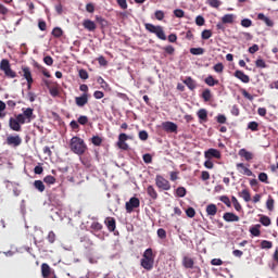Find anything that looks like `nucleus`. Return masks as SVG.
Here are the masks:
<instances>
[{"mask_svg": "<svg viewBox=\"0 0 278 278\" xmlns=\"http://www.w3.org/2000/svg\"><path fill=\"white\" fill-rule=\"evenodd\" d=\"M140 266L147 273H151V270H153V267L155 266V253H153V249L148 248L144 250L140 260Z\"/></svg>", "mask_w": 278, "mask_h": 278, "instance_id": "f257e3e1", "label": "nucleus"}, {"mask_svg": "<svg viewBox=\"0 0 278 278\" xmlns=\"http://www.w3.org/2000/svg\"><path fill=\"white\" fill-rule=\"evenodd\" d=\"M70 150L72 153H75V155H84L86 151H88V144H86L83 138L74 136L70 140Z\"/></svg>", "mask_w": 278, "mask_h": 278, "instance_id": "f03ea898", "label": "nucleus"}, {"mask_svg": "<svg viewBox=\"0 0 278 278\" xmlns=\"http://www.w3.org/2000/svg\"><path fill=\"white\" fill-rule=\"evenodd\" d=\"M0 71L4 72V75L8 77V79L16 78V72L13 71L12 65H10V61L8 59L1 60Z\"/></svg>", "mask_w": 278, "mask_h": 278, "instance_id": "7ed1b4c3", "label": "nucleus"}, {"mask_svg": "<svg viewBox=\"0 0 278 278\" xmlns=\"http://www.w3.org/2000/svg\"><path fill=\"white\" fill-rule=\"evenodd\" d=\"M144 28L147 31H150V34H155L160 40H166V33H164V28L162 26H155L147 23L144 24Z\"/></svg>", "mask_w": 278, "mask_h": 278, "instance_id": "20e7f679", "label": "nucleus"}, {"mask_svg": "<svg viewBox=\"0 0 278 278\" xmlns=\"http://www.w3.org/2000/svg\"><path fill=\"white\" fill-rule=\"evenodd\" d=\"M22 110L23 113L17 114L18 121L22 123V125H25V123H31V121H34V109L27 108Z\"/></svg>", "mask_w": 278, "mask_h": 278, "instance_id": "39448f33", "label": "nucleus"}, {"mask_svg": "<svg viewBox=\"0 0 278 278\" xmlns=\"http://www.w3.org/2000/svg\"><path fill=\"white\" fill-rule=\"evenodd\" d=\"M5 143L8 147H13V149H16L23 144V138H21V135H8Z\"/></svg>", "mask_w": 278, "mask_h": 278, "instance_id": "423d86ee", "label": "nucleus"}, {"mask_svg": "<svg viewBox=\"0 0 278 278\" xmlns=\"http://www.w3.org/2000/svg\"><path fill=\"white\" fill-rule=\"evenodd\" d=\"M127 140H131V137L125 132L119 134L117 140L118 149H122V151H129V144H127Z\"/></svg>", "mask_w": 278, "mask_h": 278, "instance_id": "0eeeda50", "label": "nucleus"}, {"mask_svg": "<svg viewBox=\"0 0 278 278\" xmlns=\"http://www.w3.org/2000/svg\"><path fill=\"white\" fill-rule=\"evenodd\" d=\"M155 186L160 190H170V182L162 175H156Z\"/></svg>", "mask_w": 278, "mask_h": 278, "instance_id": "6e6552de", "label": "nucleus"}, {"mask_svg": "<svg viewBox=\"0 0 278 278\" xmlns=\"http://www.w3.org/2000/svg\"><path fill=\"white\" fill-rule=\"evenodd\" d=\"M125 207H126L127 214H131L134 210L140 207V199L136 197L130 198L129 201L126 202Z\"/></svg>", "mask_w": 278, "mask_h": 278, "instance_id": "1a4fd4ad", "label": "nucleus"}, {"mask_svg": "<svg viewBox=\"0 0 278 278\" xmlns=\"http://www.w3.org/2000/svg\"><path fill=\"white\" fill-rule=\"evenodd\" d=\"M23 123L21 121H18V115L14 117H10L9 119V127L10 129H12V131H22L23 127H22Z\"/></svg>", "mask_w": 278, "mask_h": 278, "instance_id": "9d476101", "label": "nucleus"}, {"mask_svg": "<svg viewBox=\"0 0 278 278\" xmlns=\"http://www.w3.org/2000/svg\"><path fill=\"white\" fill-rule=\"evenodd\" d=\"M162 129L166 131V134H177L178 126L175 122H163Z\"/></svg>", "mask_w": 278, "mask_h": 278, "instance_id": "9b49d317", "label": "nucleus"}, {"mask_svg": "<svg viewBox=\"0 0 278 278\" xmlns=\"http://www.w3.org/2000/svg\"><path fill=\"white\" fill-rule=\"evenodd\" d=\"M204 157L206 160H212V157H215V160H220L223 155L217 149L211 148L207 151L204 152Z\"/></svg>", "mask_w": 278, "mask_h": 278, "instance_id": "f8f14e48", "label": "nucleus"}, {"mask_svg": "<svg viewBox=\"0 0 278 278\" xmlns=\"http://www.w3.org/2000/svg\"><path fill=\"white\" fill-rule=\"evenodd\" d=\"M21 77L26 79V81H34L31 76V68L29 66H22V72H20Z\"/></svg>", "mask_w": 278, "mask_h": 278, "instance_id": "ddd939ff", "label": "nucleus"}, {"mask_svg": "<svg viewBox=\"0 0 278 278\" xmlns=\"http://www.w3.org/2000/svg\"><path fill=\"white\" fill-rule=\"evenodd\" d=\"M223 218L226 223H238L240 220V216L236 215V213L227 212L223 215Z\"/></svg>", "mask_w": 278, "mask_h": 278, "instance_id": "4468645a", "label": "nucleus"}, {"mask_svg": "<svg viewBox=\"0 0 278 278\" xmlns=\"http://www.w3.org/2000/svg\"><path fill=\"white\" fill-rule=\"evenodd\" d=\"M237 169L241 175H247V177L253 176V172L249 167L244 166V163H237Z\"/></svg>", "mask_w": 278, "mask_h": 278, "instance_id": "2eb2a0df", "label": "nucleus"}, {"mask_svg": "<svg viewBox=\"0 0 278 278\" xmlns=\"http://www.w3.org/2000/svg\"><path fill=\"white\" fill-rule=\"evenodd\" d=\"M75 103L78 108H84L88 104V93H83L80 97L75 98Z\"/></svg>", "mask_w": 278, "mask_h": 278, "instance_id": "dca6fc26", "label": "nucleus"}, {"mask_svg": "<svg viewBox=\"0 0 278 278\" xmlns=\"http://www.w3.org/2000/svg\"><path fill=\"white\" fill-rule=\"evenodd\" d=\"M235 77H237V79H240V81H242L243 84H249L251 81L249 75L244 74V72L240 70L235 72Z\"/></svg>", "mask_w": 278, "mask_h": 278, "instance_id": "f3484780", "label": "nucleus"}, {"mask_svg": "<svg viewBox=\"0 0 278 278\" xmlns=\"http://www.w3.org/2000/svg\"><path fill=\"white\" fill-rule=\"evenodd\" d=\"M182 266H184V268H187V269L194 268V258H192L190 256H184L182 257Z\"/></svg>", "mask_w": 278, "mask_h": 278, "instance_id": "a211bd4d", "label": "nucleus"}, {"mask_svg": "<svg viewBox=\"0 0 278 278\" xmlns=\"http://www.w3.org/2000/svg\"><path fill=\"white\" fill-rule=\"evenodd\" d=\"M104 224L109 231H116V219L114 217H106Z\"/></svg>", "mask_w": 278, "mask_h": 278, "instance_id": "6ab92c4d", "label": "nucleus"}, {"mask_svg": "<svg viewBox=\"0 0 278 278\" xmlns=\"http://www.w3.org/2000/svg\"><path fill=\"white\" fill-rule=\"evenodd\" d=\"M83 27L87 29V31H96L97 30V24L92 22V20H84Z\"/></svg>", "mask_w": 278, "mask_h": 278, "instance_id": "aec40b11", "label": "nucleus"}, {"mask_svg": "<svg viewBox=\"0 0 278 278\" xmlns=\"http://www.w3.org/2000/svg\"><path fill=\"white\" fill-rule=\"evenodd\" d=\"M51 275V266L47 263L41 264V277L42 278H49Z\"/></svg>", "mask_w": 278, "mask_h": 278, "instance_id": "412c9836", "label": "nucleus"}, {"mask_svg": "<svg viewBox=\"0 0 278 278\" xmlns=\"http://www.w3.org/2000/svg\"><path fill=\"white\" fill-rule=\"evenodd\" d=\"M239 156L244 157L247 162H251V160L254 157L253 153L249 152L247 149L239 150Z\"/></svg>", "mask_w": 278, "mask_h": 278, "instance_id": "4be33fe9", "label": "nucleus"}, {"mask_svg": "<svg viewBox=\"0 0 278 278\" xmlns=\"http://www.w3.org/2000/svg\"><path fill=\"white\" fill-rule=\"evenodd\" d=\"M257 20L258 21H264L265 25H267V27H274V25H275V22H273V20H270L269 17L264 15V13H258L257 14Z\"/></svg>", "mask_w": 278, "mask_h": 278, "instance_id": "5701e85b", "label": "nucleus"}, {"mask_svg": "<svg viewBox=\"0 0 278 278\" xmlns=\"http://www.w3.org/2000/svg\"><path fill=\"white\" fill-rule=\"evenodd\" d=\"M147 194L152 199V201H157V191L151 185L147 188Z\"/></svg>", "mask_w": 278, "mask_h": 278, "instance_id": "b1692460", "label": "nucleus"}, {"mask_svg": "<svg viewBox=\"0 0 278 278\" xmlns=\"http://www.w3.org/2000/svg\"><path fill=\"white\" fill-rule=\"evenodd\" d=\"M184 84H186L187 88H189V90H195L197 89V81L194 79H192V77H187L184 80Z\"/></svg>", "mask_w": 278, "mask_h": 278, "instance_id": "393cba45", "label": "nucleus"}, {"mask_svg": "<svg viewBox=\"0 0 278 278\" xmlns=\"http://www.w3.org/2000/svg\"><path fill=\"white\" fill-rule=\"evenodd\" d=\"M238 197L243 199V201H245V203H249V201H251V192L249 191V189H243L242 191H240L238 193Z\"/></svg>", "mask_w": 278, "mask_h": 278, "instance_id": "a878e982", "label": "nucleus"}, {"mask_svg": "<svg viewBox=\"0 0 278 278\" xmlns=\"http://www.w3.org/2000/svg\"><path fill=\"white\" fill-rule=\"evenodd\" d=\"M204 84H206V86L214 87V86H218V84H220V83L218 81V79H214V76L208 75L204 79Z\"/></svg>", "mask_w": 278, "mask_h": 278, "instance_id": "bb28decb", "label": "nucleus"}, {"mask_svg": "<svg viewBox=\"0 0 278 278\" xmlns=\"http://www.w3.org/2000/svg\"><path fill=\"white\" fill-rule=\"evenodd\" d=\"M206 214L207 216H214L215 214H218V207L216 204H208L206 206Z\"/></svg>", "mask_w": 278, "mask_h": 278, "instance_id": "cd10ccee", "label": "nucleus"}, {"mask_svg": "<svg viewBox=\"0 0 278 278\" xmlns=\"http://www.w3.org/2000/svg\"><path fill=\"white\" fill-rule=\"evenodd\" d=\"M197 114L198 118H200L202 123H207V110L200 109Z\"/></svg>", "mask_w": 278, "mask_h": 278, "instance_id": "c85d7f7f", "label": "nucleus"}, {"mask_svg": "<svg viewBox=\"0 0 278 278\" xmlns=\"http://www.w3.org/2000/svg\"><path fill=\"white\" fill-rule=\"evenodd\" d=\"M235 18H236V15H233V14H225L222 17V23H224L225 25L231 24V23H233Z\"/></svg>", "mask_w": 278, "mask_h": 278, "instance_id": "c756f323", "label": "nucleus"}, {"mask_svg": "<svg viewBox=\"0 0 278 278\" xmlns=\"http://www.w3.org/2000/svg\"><path fill=\"white\" fill-rule=\"evenodd\" d=\"M262 226L260 224L255 225L254 227L250 228V233L255 238H260L262 231L260 230Z\"/></svg>", "mask_w": 278, "mask_h": 278, "instance_id": "7c9ffc66", "label": "nucleus"}, {"mask_svg": "<svg viewBox=\"0 0 278 278\" xmlns=\"http://www.w3.org/2000/svg\"><path fill=\"white\" fill-rule=\"evenodd\" d=\"M202 99H203V101H205V103L212 101V90L204 89L202 92Z\"/></svg>", "mask_w": 278, "mask_h": 278, "instance_id": "2f4dec72", "label": "nucleus"}, {"mask_svg": "<svg viewBox=\"0 0 278 278\" xmlns=\"http://www.w3.org/2000/svg\"><path fill=\"white\" fill-rule=\"evenodd\" d=\"M231 203L236 210V212H242V205L240 204V202L238 201V198H236L235 195L231 197Z\"/></svg>", "mask_w": 278, "mask_h": 278, "instance_id": "473e14b6", "label": "nucleus"}, {"mask_svg": "<svg viewBox=\"0 0 278 278\" xmlns=\"http://www.w3.org/2000/svg\"><path fill=\"white\" fill-rule=\"evenodd\" d=\"M34 188L36 190H38V192H43L46 187H45V182H42V180H35L34 181Z\"/></svg>", "mask_w": 278, "mask_h": 278, "instance_id": "72a5a7b5", "label": "nucleus"}, {"mask_svg": "<svg viewBox=\"0 0 278 278\" xmlns=\"http://www.w3.org/2000/svg\"><path fill=\"white\" fill-rule=\"evenodd\" d=\"M266 207L269 212H273L275 210V199H273V197H268L267 201H266Z\"/></svg>", "mask_w": 278, "mask_h": 278, "instance_id": "f704fd0d", "label": "nucleus"}, {"mask_svg": "<svg viewBox=\"0 0 278 278\" xmlns=\"http://www.w3.org/2000/svg\"><path fill=\"white\" fill-rule=\"evenodd\" d=\"M52 36L54 38H62L64 36V30H62L60 27H54L52 29Z\"/></svg>", "mask_w": 278, "mask_h": 278, "instance_id": "c9c22d12", "label": "nucleus"}, {"mask_svg": "<svg viewBox=\"0 0 278 278\" xmlns=\"http://www.w3.org/2000/svg\"><path fill=\"white\" fill-rule=\"evenodd\" d=\"M190 53H191V55H203V53H205V49H203V48H191Z\"/></svg>", "mask_w": 278, "mask_h": 278, "instance_id": "e433bc0d", "label": "nucleus"}, {"mask_svg": "<svg viewBox=\"0 0 278 278\" xmlns=\"http://www.w3.org/2000/svg\"><path fill=\"white\" fill-rule=\"evenodd\" d=\"M248 129L251 131H260V124L257 122H250L248 124Z\"/></svg>", "mask_w": 278, "mask_h": 278, "instance_id": "4c0bfd02", "label": "nucleus"}, {"mask_svg": "<svg viewBox=\"0 0 278 278\" xmlns=\"http://www.w3.org/2000/svg\"><path fill=\"white\" fill-rule=\"evenodd\" d=\"M260 223L264 226V227H270V217L263 215L260 218Z\"/></svg>", "mask_w": 278, "mask_h": 278, "instance_id": "58836bf2", "label": "nucleus"}, {"mask_svg": "<svg viewBox=\"0 0 278 278\" xmlns=\"http://www.w3.org/2000/svg\"><path fill=\"white\" fill-rule=\"evenodd\" d=\"M91 142L94 144V147H101V144H103V139L99 136H93L91 138Z\"/></svg>", "mask_w": 278, "mask_h": 278, "instance_id": "ea45409f", "label": "nucleus"}, {"mask_svg": "<svg viewBox=\"0 0 278 278\" xmlns=\"http://www.w3.org/2000/svg\"><path fill=\"white\" fill-rule=\"evenodd\" d=\"M90 229L93 231H101V229H103V225L99 222H93L90 226Z\"/></svg>", "mask_w": 278, "mask_h": 278, "instance_id": "a19ab883", "label": "nucleus"}, {"mask_svg": "<svg viewBox=\"0 0 278 278\" xmlns=\"http://www.w3.org/2000/svg\"><path fill=\"white\" fill-rule=\"evenodd\" d=\"M219 201L224 203L227 207H231V200L227 195L219 197Z\"/></svg>", "mask_w": 278, "mask_h": 278, "instance_id": "79ce46f5", "label": "nucleus"}, {"mask_svg": "<svg viewBox=\"0 0 278 278\" xmlns=\"http://www.w3.org/2000/svg\"><path fill=\"white\" fill-rule=\"evenodd\" d=\"M195 25H198V27H203V25H205V17H203V15H198L195 17Z\"/></svg>", "mask_w": 278, "mask_h": 278, "instance_id": "37998d69", "label": "nucleus"}, {"mask_svg": "<svg viewBox=\"0 0 278 278\" xmlns=\"http://www.w3.org/2000/svg\"><path fill=\"white\" fill-rule=\"evenodd\" d=\"M206 3L211 7V8H220V0H206Z\"/></svg>", "mask_w": 278, "mask_h": 278, "instance_id": "c03bdc74", "label": "nucleus"}, {"mask_svg": "<svg viewBox=\"0 0 278 278\" xmlns=\"http://www.w3.org/2000/svg\"><path fill=\"white\" fill-rule=\"evenodd\" d=\"M45 184H48L49 186H52L55 184V177L48 175L43 178Z\"/></svg>", "mask_w": 278, "mask_h": 278, "instance_id": "a18cd8bd", "label": "nucleus"}, {"mask_svg": "<svg viewBox=\"0 0 278 278\" xmlns=\"http://www.w3.org/2000/svg\"><path fill=\"white\" fill-rule=\"evenodd\" d=\"M186 215L188 216V218H194V216H197V211H194L193 207H188L186 210Z\"/></svg>", "mask_w": 278, "mask_h": 278, "instance_id": "49530a36", "label": "nucleus"}, {"mask_svg": "<svg viewBox=\"0 0 278 278\" xmlns=\"http://www.w3.org/2000/svg\"><path fill=\"white\" fill-rule=\"evenodd\" d=\"M174 15L176 18H184L186 16V12H184L181 9H176L174 10Z\"/></svg>", "mask_w": 278, "mask_h": 278, "instance_id": "de8ad7c7", "label": "nucleus"}, {"mask_svg": "<svg viewBox=\"0 0 278 278\" xmlns=\"http://www.w3.org/2000/svg\"><path fill=\"white\" fill-rule=\"evenodd\" d=\"M176 194H177V197H179V198H184V197H186L187 191H186V189H185L184 187H178V188L176 189Z\"/></svg>", "mask_w": 278, "mask_h": 278, "instance_id": "09e8293b", "label": "nucleus"}, {"mask_svg": "<svg viewBox=\"0 0 278 278\" xmlns=\"http://www.w3.org/2000/svg\"><path fill=\"white\" fill-rule=\"evenodd\" d=\"M117 5L121 8V10H127L129 5L127 4V0H116Z\"/></svg>", "mask_w": 278, "mask_h": 278, "instance_id": "8fccbe9b", "label": "nucleus"}, {"mask_svg": "<svg viewBox=\"0 0 278 278\" xmlns=\"http://www.w3.org/2000/svg\"><path fill=\"white\" fill-rule=\"evenodd\" d=\"M213 71H215V73H223V71H225V65H223V63H217L213 66Z\"/></svg>", "mask_w": 278, "mask_h": 278, "instance_id": "3c124183", "label": "nucleus"}, {"mask_svg": "<svg viewBox=\"0 0 278 278\" xmlns=\"http://www.w3.org/2000/svg\"><path fill=\"white\" fill-rule=\"evenodd\" d=\"M163 51L167 53V55H174L175 54V47L173 46H166L163 48Z\"/></svg>", "mask_w": 278, "mask_h": 278, "instance_id": "603ef678", "label": "nucleus"}, {"mask_svg": "<svg viewBox=\"0 0 278 278\" xmlns=\"http://www.w3.org/2000/svg\"><path fill=\"white\" fill-rule=\"evenodd\" d=\"M156 233L161 240H166V230L164 228H159Z\"/></svg>", "mask_w": 278, "mask_h": 278, "instance_id": "864d4df0", "label": "nucleus"}, {"mask_svg": "<svg viewBox=\"0 0 278 278\" xmlns=\"http://www.w3.org/2000/svg\"><path fill=\"white\" fill-rule=\"evenodd\" d=\"M201 36H202V40H210V37L212 36V31L210 29H204Z\"/></svg>", "mask_w": 278, "mask_h": 278, "instance_id": "5fc2aeb1", "label": "nucleus"}, {"mask_svg": "<svg viewBox=\"0 0 278 278\" xmlns=\"http://www.w3.org/2000/svg\"><path fill=\"white\" fill-rule=\"evenodd\" d=\"M261 248L262 249H273V242L268 240H263L261 242Z\"/></svg>", "mask_w": 278, "mask_h": 278, "instance_id": "6e6d98bb", "label": "nucleus"}, {"mask_svg": "<svg viewBox=\"0 0 278 278\" xmlns=\"http://www.w3.org/2000/svg\"><path fill=\"white\" fill-rule=\"evenodd\" d=\"M49 92H50L51 97L60 96V89H58V87H49Z\"/></svg>", "mask_w": 278, "mask_h": 278, "instance_id": "4d7b16f0", "label": "nucleus"}, {"mask_svg": "<svg viewBox=\"0 0 278 278\" xmlns=\"http://www.w3.org/2000/svg\"><path fill=\"white\" fill-rule=\"evenodd\" d=\"M96 21L97 23H99V25H101V27H108V22L105 18L101 16H96Z\"/></svg>", "mask_w": 278, "mask_h": 278, "instance_id": "13d9d810", "label": "nucleus"}, {"mask_svg": "<svg viewBox=\"0 0 278 278\" xmlns=\"http://www.w3.org/2000/svg\"><path fill=\"white\" fill-rule=\"evenodd\" d=\"M154 16L156 21H164V11L162 10L155 11Z\"/></svg>", "mask_w": 278, "mask_h": 278, "instance_id": "bf43d9fd", "label": "nucleus"}, {"mask_svg": "<svg viewBox=\"0 0 278 278\" xmlns=\"http://www.w3.org/2000/svg\"><path fill=\"white\" fill-rule=\"evenodd\" d=\"M77 121L78 125H88V116L86 115H80Z\"/></svg>", "mask_w": 278, "mask_h": 278, "instance_id": "052dcab7", "label": "nucleus"}, {"mask_svg": "<svg viewBox=\"0 0 278 278\" xmlns=\"http://www.w3.org/2000/svg\"><path fill=\"white\" fill-rule=\"evenodd\" d=\"M216 121L219 125H225V123H227V116L219 114L217 115Z\"/></svg>", "mask_w": 278, "mask_h": 278, "instance_id": "680f3d73", "label": "nucleus"}, {"mask_svg": "<svg viewBox=\"0 0 278 278\" xmlns=\"http://www.w3.org/2000/svg\"><path fill=\"white\" fill-rule=\"evenodd\" d=\"M139 138H140L142 141L149 140V132H147V130H141V131H139Z\"/></svg>", "mask_w": 278, "mask_h": 278, "instance_id": "e2e57ef3", "label": "nucleus"}, {"mask_svg": "<svg viewBox=\"0 0 278 278\" xmlns=\"http://www.w3.org/2000/svg\"><path fill=\"white\" fill-rule=\"evenodd\" d=\"M253 25V21L249 20V18H243L241 21V26L242 27H251Z\"/></svg>", "mask_w": 278, "mask_h": 278, "instance_id": "0e129e2a", "label": "nucleus"}, {"mask_svg": "<svg viewBox=\"0 0 278 278\" xmlns=\"http://www.w3.org/2000/svg\"><path fill=\"white\" fill-rule=\"evenodd\" d=\"M78 75L80 79H88L90 76L88 75V71L86 70H79Z\"/></svg>", "mask_w": 278, "mask_h": 278, "instance_id": "69168bd1", "label": "nucleus"}, {"mask_svg": "<svg viewBox=\"0 0 278 278\" xmlns=\"http://www.w3.org/2000/svg\"><path fill=\"white\" fill-rule=\"evenodd\" d=\"M255 65L257 68H266V62L262 59L256 60Z\"/></svg>", "mask_w": 278, "mask_h": 278, "instance_id": "338daca9", "label": "nucleus"}, {"mask_svg": "<svg viewBox=\"0 0 278 278\" xmlns=\"http://www.w3.org/2000/svg\"><path fill=\"white\" fill-rule=\"evenodd\" d=\"M47 240H48V242H50V244H53V242H55V232L50 231L48 233Z\"/></svg>", "mask_w": 278, "mask_h": 278, "instance_id": "774afa93", "label": "nucleus"}]
</instances>
